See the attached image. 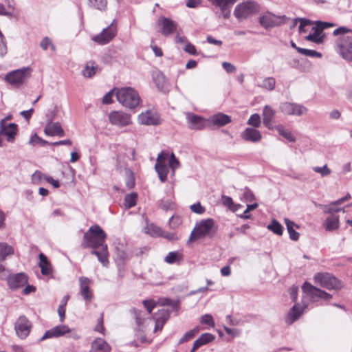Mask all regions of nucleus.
Wrapping results in <instances>:
<instances>
[{"label": "nucleus", "instance_id": "obj_44", "mask_svg": "<svg viewBox=\"0 0 352 352\" xmlns=\"http://www.w3.org/2000/svg\"><path fill=\"white\" fill-rule=\"evenodd\" d=\"M298 52H299L301 54H303L306 56H310V57H316V58H321L322 54L320 52H318L314 50H309V49H305L302 48L300 50H298Z\"/></svg>", "mask_w": 352, "mask_h": 352}, {"label": "nucleus", "instance_id": "obj_41", "mask_svg": "<svg viewBox=\"0 0 352 352\" xmlns=\"http://www.w3.org/2000/svg\"><path fill=\"white\" fill-rule=\"evenodd\" d=\"M146 232L153 236H160L162 235V230L160 227L151 223L148 225L145 228Z\"/></svg>", "mask_w": 352, "mask_h": 352}, {"label": "nucleus", "instance_id": "obj_40", "mask_svg": "<svg viewBox=\"0 0 352 352\" xmlns=\"http://www.w3.org/2000/svg\"><path fill=\"white\" fill-rule=\"evenodd\" d=\"M138 195L135 192L127 194L124 197V206L127 208H131L136 205Z\"/></svg>", "mask_w": 352, "mask_h": 352}, {"label": "nucleus", "instance_id": "obj_33", "mask_svg": "<svg viewBox=\"0 0 352 352\" xmlns=\"http://www.w3.org/2000/svg\"><path fill=\"white\" fill-rule=\"evenodd\" d=\"M38 257L40 260L38 266L41 267V274L45 276L50 275L52 273V269L47 258L43 253H40Z\"/></svg>", "mask_w": 352, "mask_h": 352}, {"label": "nucleus", "instance_id": "obj_8", "mask_svg": "<svg viewBox=\"0 0 352 352\" xmlns=\"http://www.w3.org/2000/svg\"><path fill=\"white\" fill-rule=\"evenodd\" d=\"M315 283L327 289H340L342 287V282L329 273H317L314 276Z\"/></svg>", "mask_w": 352, "mask_h": 352}, {"label": "nucleus", "instance_id": "obj_54", "mask_svg": "<svg viewBox=\"0 0 352 352\" xmlns=\"http://www.w3.org/2000/svg\"><path fill=\"white\" fill-rule=\"evenodd\" d=\"M51 46L52 50H55L54 45L52 43L51 40L48 37H45L40 43V47L43 50H47L48 47Z\"/></svg>", "mask_w": 352, "mask_h": 352}, {"label": "nucleus", "instance_id": "obj_11", "mask_svg": "<svg viewBox=\"0 0 352 352\" xmlns=\"http://www.w3.org/2000/svg\"><path fill=\"white\" fill-rule=\"evenodd\" d=\"M338 52L347 62L352 61V36H341L336 41Z\"/></svg>", "mask_w": 352, "mask_h": 352}, {"label": "nucleus", "instance_id": "obj_61", "mask_svg": "<svg viewBox=\"0 0 352 352\" xmlns=\"http://www.w3.org/2000/svg\"><path fill=\"white\" fill-rule=\"evenodd\" d=\"M298 289L296 286L291 287L288 292L290 295V298L293 302H295L297 299Z\"/></svg>", "mask_w": 352, "mask_h": 352}, {"label": "nucleus", "instance_id": "obj_32", "mask_svg": "<svg viewBox=\"0 0 352 352\" xmlns=\"http://www.w3.org/2000/svg\"><path fill=\"white\" fill-rule=\"evenodd\" d=\"M284 221L286 225L287 232L289 234V238L292 241H298L300 236V234L296 232L295 229L299 228V226L287 218H285Z\"/></svg>", "mask_w": 352, "mask_h": 352}, {"label": "nucleus", "instance_id": "obj_22", "mask_svg": "<svg viewBox=\"0 0 352 352\" xmlns=\"http://www.w3.org/2000/svg\"><path fill=\"white\" fill-rule=\"evenodd\" d=\"M138 121L144 125H158L160 124L158 115L152 111H146L138 116Z\"/></svg>", "mask_w": 352, "mask_h": 352}, {"label": "nucleus", "instance_id": "obj_3", "mask_svg": "<svg viewBox=\"0 0 352 352\" xmlns=\"http://www.w3.org/2000/svg\"><path fill=\"white\" fill-rule=\"evenodd\" d=\"M217 229L212 219H207L196 223L188 239V242L204 237L212 238L216 234Z\"/></svg>", "mask_w": 352, "mask_h": 352}, {"label": "nucleus", "instance_id": "obj_46", "mask_svg": "<svg viewBox=\"0 0 352 352\" xmlns=\"http://www.w3.org/2000/svg\"><path fill=\"white\" fill-rule=\"evenodd\" d=\"M89 6L100 10H104L107 7V0H89Z\"/></svg>", "mask_w": 352, "mask_h": 352}, {"label": "nucleus", "instance_id": "obj_21", "mask_svg": "<svg viewBox=\"0 0 352 352\" xmlns=\"http://www.w3.org/2000/svg\"><path fill=\"white\" fill-rule=\"evenodd\" d=\"M71 332V329L67 325H58L47 330L41 338L39 341L46 339L58 338Z\"/></svg>", "mask_w": 352, "mask_h": 352}, {"label": "nucleus", "instance_id": "obj_59", "mask_svg": "<svg viewBox=\"0 0 352 352\" xmlns=\"http://www.w3.org/2000/svg\"><path fill=\"white\" fill-rule=\"evenodd\" d=\"M184 51L187 53H188L190 55H196L197 54V50L194 45L191 44L190 43L188 42L184 47Z\"/></svg>", "mask_w": 352, "mask_h": 352}, {"label": "nucleus", "instance_id": "obj_4", "mask_svg": "<svg viewBox=\"0 0 352 352\" xmlns=\"http://www.w3.org/2000/svg\"><path fill=\"white\" fill-rule=\"evenodd\" d=\"M116 98L121 104L131 109L138 107L141 100L138 93L131 87H123L118 89Z\"/></svg>", "mask_w": 352, "mask_h": 352}, {"label": "nucleus", "instance_id": "obj_17", "mask_svg": "<svg viewBox=\"0 0 352 352\" xmlns=\"http://www.w3.org/2000/svg\"><path fill=\"white\" fill-rule=\"evenodd\" d=\"M213 6L220 10L219 17L229 19L231 13V8L238 0H208Z\"/></svg>", "mask_w": 352, "mask_h": 352}, {"label": "nucleus", "instance_id": "obj_24", "mask_svg": "<svg viewBox=\"0 0 352 352\" xmlns=\"http://www.w3.org/2000/svg\"><path fill=\"white\" fill-rule=\"evenodd\" d=\"M241 136L244 140L252 142H258L262 138L260 131L252 127L246 128L242 132Z\"/></svg>", "mask_w": 352, "mask_h": 352}, {"label": "nucleus", "instance_id": "obj_50", "mask_svg": "<svg viewBox=\"0 0 352 352\" xmlns=\"http://www.w3.org/2000/svg\"><path fill=\"white\" fill-rule=\"evenodd\" d=\"M198 338L204 345L212 342L214 340L215 336L210 333H202Z\"/></svg>", "mask_w": 352, "mask_h": 352}, {"label": "nucleus", "instance_id": "obj_27", "mask_svg": "<svg viewBox=\"0 0 352 352\" xmlns=\"http://www.w3.org/2000/svg\"><path fill=\"white\" fill-rule=\"evenodd\" d=\"M187 119L189 124V128L195 130H201L205 126L204 119L199 116L188 113Z\"/></svg>", "mask_w": 352, "mask_h": 352}, {"label": "nucleus", "instance_id": "obj_7", "mask_svg": "<svg viewBox=\"0 0 352 352\" xmlns=\"http://www.w3.org/2000/svg\"><path fill=\"white\" fill-rule=\"evenodd\" d=\"M31 71L29 67L12 71L6 75L5 80L13 87H19L30 78Z\"/></svg>", "mask_w": 352, "mask_h": 352}, {"label": "nucleus", "instance_id": "obj_28", "mask_svg": "<svg viewBox=\"0 0 352 352\" xmlns=\"http://www.w3.org/2000/svg\"><path fill=\"white\" fill-rule=\"evenodd\" d=\"M303 308L300 306L298 304L294 305L290 311L288 312L285 322L288 324H293L296 320H297L301 314H302Z\"/></svg>", "mask_w": 352, "mask_h": 352}, {"label": "nucleus", "instance_id": "obj_43", "mask_svg": "<svg viewBox=\"0 0 352 352\" xmlns=\"http://www.w3.org/2000/svg\"><path fill=\"white\" fill-rule=\"evenodd\" d=\"M160 302L162 306H170L173 309L177 310L179 308V301L168 298H162Z\"/></svg>", "mask_w": 352, "mask_h": 352}, {"label": "nucleus", "instance_id": "obj_34", "mask_svg": "<svg viewBox=\"0 0 352 352\" xmlns=\"http://www.w3.org/2000/svg\"><path fill=\"white\" fill-rule=\"evenodd\" d=\"M324 227L327 231L335 230L339 227V218L338 216L331 214L328 217L324 222Z\"/></svg>", "mask_w": 352, "mask_h": 352}, {"label": "nucleus", "instance_id": "obj_5", "mask_svg": "<svg viewBox=\"0 0 352 352\" xmlns=\"http://www.w3.org/2000/svg\"><path fill=\"white\" fill-rule=\"evenodd\" d=\"M260 5L254 1H247L238 4L234 9V15L239 21L247 19L252 15L260 12Z\"/></svg>", "mask_w": 352, "mask_h": 352}, {"label": "nucleus", "instance_id": "obj_13", "mask_svg": "<svg viewBox=\"0 0 352 352\" xmlns=\"http://www.w3.org/2000/svg\"><path fill=\"white\" fill-rule=\"evenodd\" d=\"M280 111L285 115L300 116L308 111V109L300 104L289 102H281L279 105Z\"/></svg>", "mask_w": 352, "mask_h": 352}, {"label": "nucleus", "instance_id": "obj_31", "mask_svg": "<svg viewBox=\"0 0 352 352\" xmlns=\"http://www.w3.org/2000/svg\"><path fill=\"white\" fill-rule=\"evenodd\" d=\"M213 125L217 126H223L231 122L230 116L223 113H219L212 116L210 118Z\"/></svg>", "mask_w": 352, "mask_h": 352}, {"label": "nucleus", "instance_id": "obj_49", "mask_svg": "<svg viewBox=\"0 0 352 352\" xmlns=\"http://www.w3.org/2000/svg\"><path fill=\"white\" fill-rule=\"evenodd\" d=\"M155 85L157 89L160 91H162L164 87V84L166 82L165 77L161 73L157 74L156 77L154 78Z\"/></svg>", "mask_w": 352, "mask_h": 352}, {"label": "nucleus", "instance_id": "obj_15", "mask_svg": "<svg viewBox=\"0 0 352 352\" xmlns=\"http://www.w3.org/2000/svg\"><path fill=\"white\" fill-rule=\"evenodd\" d=\"M160 28L159 32L164 36H168L177 31V24L170 18L160 16L157 21Z\"/></svg>", "mask_w": 352, "mask_h": 352}, {"label": "nucleus", "instance_id": "obj_36", "mask_svg": "<svg viewBox=\"0 0 352 352\" xmlns=\"http://www.w3.org/2000/svg\"><path fill=\"white\" fill-rule=\"evenodd\" d=\"M274 129H276L280 135L287 139L290 142H295L296 138L293 135L292 133L289 131H286L282 124L274 126Z\"/></svg>", "mask_w": 352, "mask_h": 352}, {"label": "nucleus", "instance_id": "obj_25", "mask_svg": "<svg viewBox=\"0 0 352 352\" xmlns=\"http://www.w3.org/2000/svg\"><path fill=\"white\" fill-rule=\"evenodd\" d=\"M351 199V195L349 193H347L344 197L330 203L329 205H324L322 206L324 212L325 213H332V212H338L340 211H344V210L341 208L336 207L338 205L342 204L344 201L349 200Z\"/></svg>", "mask_w": 352, "mask_h": 352}, {"label": "nucleus", "instance_id": "obj_16", "mask_svg": "<svg viewBox=\"0 0 352 352\" xmlns=\"http://www.w3.org/2000/svg\"><path fill=\"white\" fill-rule=\"evenodd\" d=\"M109 120L111 124L118 126H125L131 123V116L121 111H111Z\"/></svg>", "mask_w": 352, "mask_h": 352}, {"label": "nucleus", "instance_id": "obj_6", "mask_svg": "<svg viewBox=\"0 0 352 352\" xmlns=\"http://www.w3.org/2000/svg\"><path fill=\"white\" fill-rule=\"evenodd\" d=\"M131 312L134 315V318L136 322L135 330L137 331V336L140 337V339L142 342H146V336L143 335L148 329L150 323L153 319L150 317H145V314L142 310L133 309Z\"/></svg>", "mask_w": 352, "mask_h": 352}, {"label": "nucleus", "instance_id": "obj_56", "mask_svg": "<svg viewBox=\"0 0 352 352\" xmlns=\"http://www.w3.org/2000/svg\"><path fill=\"white\" fill-rule=\"evenodd\" d=\"M142 304L149 314H151L152 310L155 307L156 305L155 301L153 300H144L142 301Z\"/></svg>", "mask_w": 352, "mask_h": 352}, {"label": "nucleus", "instance_id": "obj_10", "mask_svg": "<svg viewBox=\"0 0 352 352\" xmlns=\"http://www.w3.org/2000/svg\"><path fill=\"white\" fill-rule=\"evenodd\" d=\"M14 327L17 337L24 340L30 335L33 328V324L25 315L22 314L16 320Z\"/></svg>", "mask_w": 352, "mask_h": 352}, {"label": "nucleus", "instance_id": "obj_42", "mask_svg": "<svg viewBox=\"0 0 352 352\" xmlns=\"http://www.w3.org/2000/svg\"><path fill=\"white\" fill-rule=\"evenodd\" d=\"M170 311L166 309H161L157 313H155L153 319H157L163 320L164 322H166L170 317Z\"/></svg>", "mask_w": 352, "mask_h": 352}, {"label": "nucleus", "instance_id": "obj_39", "mask_svg": "<svg viewBox=\"0 0 352 352\" xmlns=\"http://www.w3.org/2000/svg\"><path fill=\"white\" fill-rule=\"evenodd\" d=\"M267 229L273 232L274 234L281 236L283 234V227L276 220L273 219L267 226Z\"/></svg>", "mask_w": 352, "mask_h": 352}, {"label": "nucleus", "instance_id": "obj_20", "mask_svg": "<svg viewBox=\"0 0 352 352\" xmlns=\"http://www.w3.org/2000/svg\"><path fill=\"white\" fill-rule=\"evenodd\" d=\"M18 126L15 123L6 124L4 120L0 121V135L6 136L8 142H12L15 139Z\"/></svg>", "mask_w": 352, "mask_h": 352}, {"label": "nucleus", "instance_id": "obj_18", "mask_svg": "<svg viewBox=\"0 0 352 352\" xmlns=\"http://www.w3.org/2000/svg\"><path fill=\"white\" fill-rule=\"evenodd\" d=\"M79 294L82 297L83 300L87 302H91L94 298L93 291L90 289L91 280L85 276L79 278Z\"/></svg>", "mask_w": 352, "mask_h": 352}, {"label": "nucleus", "instance_id": "obj_62", "mask_svg": "<svg viewBox=\"0 0 352 352\" xmlns=\"http://www.w3.org/2000/svg\"><path fill=\"white\" fill-rule=\"evenodd\" d=\"M243 197L248 201H252L254 199V195L250 189L245 188L243 192Z\"/></svg>", "mask_w": 352, "mask_h": 352}, {"label": "nucleus", "instance_id": "obj_51", "mask_svg": "<svg viewBox=\"0 0 352 352\" xmlns=\"http://www.w3.org/2000/svg\"><path fill=\"white\" fill-rule=\"evenodd\" d=\"M29 144L31 145H35L37 144L45 145L46 144H48V142L42 138H41L36 133H34L32 137L30 138L29 140Z\"/></svg>", "mask_w": 352, "mask_h": 352}, {"label": "nucleus", "instance_id": "obj_29", "mask_svg": "<svg viewBox=\"0 0 352 352\" xmlns=\"http://www.w3.org/2000/svg\"><path fill=\"white\" fill-rule=\"evenodd\" d=\"M111 346L102 338H96L91 344L89 352H110Z\"/></svg>", "mask_w": 352, "mask_h": 352}, {"label": "nucleus", "instance_id": "obj_23", "mask_svg": "<svg viewBox=\"0 0 352 352\" xmlns=\"http://www.w3.org/2000/svg\"><path fill=\"white\" fill-rule=\"evenodd\" d=\"M44 132L49 136L63 137L65 131L59 122H52V120L47 123L44 129Z\"/></svg>", "mask_w": 352, "mask_h": 352}, {"label": "nucleus", "instance_id": "obj_14", "mask_svg": "<svg viewBox=\"0 0 352 352\" xmlns=\"http://www.w3.org/2000/svg\"><path fill=\"white\" fill-rule=\"evenodd\" d=\"M115 21H116L113 20L108 27L103 29L102 32L93 36L92 40L102 45H106L110 42L116 36L117 33L116 25L114 24Z\"/></svg>", "mask_w": 352, "mask_h": 352}, {"label": "nucleus", "instance_id": "obj_30", "mask_svg": "<svg viewBox=\"0 0 352 352\" xmlns=\"http://www.w3.org/2000/svg\"><path fill=\"white\" fill-rule=\"evenodd\" d=\"M314 32L309 34L306 36V40L314 42L317 44L322 43L324 41V34L323 31L320 30V27L316 23V25L312 28Z\"/></svg>", "mask_w": 352, "mask_h": 352}, {"label": "nucleus", "instance_id": "obj_55", "mask_svg": "<svg viewBox=\"0 0 352 352\" xmlns=\"http://www.w3.org/2000/svg\"><path fill=\"white\" fill-rule=\"evenodd\" d=\"M190 208V210L196 214H201L205 212V208L203 207L199 202L191 205Z\"/></svg>", "mask_w": 352, "mask_h": 352}, {"label": "nucleus", "instance_id": "obj_37", "mask_svg": "<svg viewBox=\"0 0 352 352\" xmlns=\"http://www.w3.org/2000/svg\"><path fill=\"white\" fill-rule=\"evenodd\" d=\"M98 66L95 65L94 62H89L82 70V74L85 77L91 78L95 75Z\"/></svg>", "mask_w": 352, "mask_h": 352}, {"label": "nucleus", "instance_id": "obj_2", "mask_svg": "<svg viewBox=\"0 0 352 352\" xmlns=\"http://www.w3.org/2000/svg\"><path fill=\"white\" fill-rule=\"evenodd\" d=\"M179 167L180 163L174 153L170 155L168 153L162 151L158 154L155 165L158 176H167L169 170H171V176H174L176 169Z\"/></svg>", "mask_w": 352, "mask_h": 352}, {"label": "nucleus", "instance_id": "obj_53", "mask_svg": "<svg viewBox=\"0 0 352 352\" xmlns=\"http://www.w3.org/2000/svg\"><path fill=\"white\" fill-rule=\"evenodd\" d=\"M313 169L316 173L320 174L322 176L331 174V170L327 167V165H324L322 167L316 166L314 167Z\"/></svg>", "mask_w": 352, "mask_h": 352}, {"label": "nucleus", "instance_id": "obj_38", "mask_svg": "<svg viewBox=\"0 0 352 352\" xmlns=\"http://www.w3.org/2000/svg\"><path fill=\"white\" fill-rule=\"evenodd\" d=\"M14 253L13 248L5 243H0V261L6 259V256Z\"/></svg>", "mask_w": 352, "mask_h": 352}, {"label": "nucleus", "instance_id": "obj_60", "mask_svg": "<svg viewBox=\"0 0 352 352\" xmlns=\"http://www.w3.org/2000/svg\"><path fill=\"white\" fill-rule=\"evenodd\" d=\"M222 67L228 73H234L236 71V67L228 62H223Z\"/></svg>", "mask_w": 352, "mask_h": 352}, {"label": "nucleus", "instance_id": "obj_58", "mask_svg": "<svg viewBox=\"0 0 352 352\" xmlns=\"http://www.w3.org/2000/svg\"><path fill=\"white\" fill-rule=\"evenodd\" d=\"M201 323L213 327L214 325L213 318L210 314H205L201 318Z\"/></svg>", "mask_w": 352, "mask_h": 352}, {"label": "nucleus", "instance_id": "obj_64", "mask_svg": "<svg viewBox=\"0 0 352 352\" xmlns=\"http://www.w3.org/2000/svg\"><path fill=\"white\" fill-rule=\"evenodd\" d=\"M34 111V109L31 108L27 111H21L20 115L23 116L28 122L30 118L32 117Z\"/></svg>", "mask_w": 352, "mask_h": 352}, {"label": "nucleus", "instance_id": "obj_57", "mask_svg": "<svg viewBox=\"0 0 352 352\" xmlns=\"http://www.w3.org/2000/svg\"><path fill=\"white\" fill-rule=\"evenodd\" d=\"M295 21H300V25L298 27V29H299V32H305V30H304V28L305 26H307V25H311V21L309 19H304V18H298V19H296Z\"/></svg>", "mask_w": 352, "mask_h": 352}, {"label": "nucleus", "instance_id": "obj_48", "mask_svg": "<svg viewBox=\"0 0 352 352\" xmlns=\"http://www.w3.org/2000/svg\"><path fill=\"white\" fill-rule=\"evenodd\" d=\"M248 124L254 126V128L258 127L261 125L260 116L258 113L252 115L248 120Z\"/></svg>", "mask_w": 352, "mask_h": 352}, {"label": "nucleus", "instance_id": "obj_12", "mask_svg": "<svg viewBox=\"0 0 352 352\" xmlns=\"http://www.w3.org/2000/svg\"><path fill=\"white\" fill-rule=\"evenodd\" d=\"M302 290L313 302L318 301L319 299L329 300L332 298L330 294L313 286L307 282L302 285Z\"/></svg>", "mask_w": 352, "mask_h": 352}, {"label": "nucleus", "instance_id": "obj_45", "mask_svg": "<svg viewBox=\"0 0 352 352\" xmlns=\"http://www.w3.org/2000/svg\"><path fill=\"white\" fill-rule=\"evenodd\" d=\"M276 80L272 77L265 78L263 81L260 87L265 88L268 90H273L275 87Z\"/></svg>", "mask_w": 352, "mask_h": 352}, {"label": "nucleus", "instance_id": "obj_19", "mask_svg": "<svg viewBox=\"0 0 352 352\" xmlns=\"http://www.w3.org/2000/svg\"><path fill=\"white\" fill-rule=\"evenodd\" d=\"M28 278L24 273L10 274L7 278V283L12 290H16L28 283Z\"/></svg>", "mask_w": 352, "mask_h": 352}, {"label": "nucleus", "instance_id": "obj_9", "mask_svg": "<svg viewBox=\"0 0 352 352\" xmlns=\"http://www.w3.org/2000/svg\"><path fill=\"white\" fill-rule=\"evenodd\" d=\"M285 15L277 16L270 12H266L258 17V23L265 30L278 27L285 23Z\"/></svg>", "mask_w": 352, "mask_h": 352}, {"label": "nucleus", "instance_id": "obj_26", "mask_svg": "<svg viewBox=\"0 0 352 352\" xmlns=\"http://www.w3.org/2000/svg\"><path fill=\"white\" fill-rule=\"evenodd\" d=\"M276 111L269 105H265L263 109V122L265 127L274 129L272 121L275 116Z\"/></svg>", "mask_w": 352, "mask_h": 352}, {"label": "nucleus", "instance_id": "obj_35", "mask_svg": "<svg viewBox=\"0 0 352 352\" xmlns=\"http://www.w3.org/2000/svg\"><path fill=\"white\" fill-rule=\"evenodd\" d=\"M183 259V254L179 251L170 252L164 257V262L168 264H173L176 262H180Z\"/></svg>", "mask_w": 352, "mask_h": 352}, {"label": "nucleus", "instance_id": "obj_1", "mask_svg": "<svg viewBox=\"0 0 352 352\" xmlns=\"http://www.w3.org/2000/svg\"><path fill=\"white\" fill-rule=\"evenodd\" d=\"M106 238L104 230L98 225H94L84 234L81 244L83 248H91V253L96 255L104 266H107L109 263Z\"/></svg>", "mask_w": 352, "mask_h": 352}, {"label": "nucleus", "instance_id": "obj_63", "mask_svg": "<svg viewBox=\"0 0 352 352\" xmlns=\"http://www.w3.org/2000/svg\"><path fill=\"white\" fill-rule=\"evenodd\" d=\"M160 236H162L169 241H176L178 239L177 236L174 232H164L162 231V235Z\"/></svg>", "mask_w": 352, "mask_h": 352}, {"label": "nucleus", "instance_id": "obj_52", "mask_svg": "<svg viewBox=\"0 0 352 352\" xmlns=\"http://www.w3.org/2000/svg\"><path fill=\"white\" fill-rule=\"evenodd\" d=\"M182 223V220L179 216L173 215L169 219V226L170 228L175 229L177 228Z\"/></svg>", "mask_w": 352, "mask_h": 352}, {"label": "nucleus", "instance_id": "obj_47", "mask_svg": "<svg viewBox=\"0 0 352 352\" xmlns=\"http://www.w3.org/2000/svg\"><path fill=\"white\" fill-rule=\"evenodd\" d=\"M199 329L198 327L195 328L188 332H186L184 336L179 340V343L182 344L193 338L197 333H198Z\"/></svg>", "mask_w": 352, "mask_h": 352}]
</instances>
